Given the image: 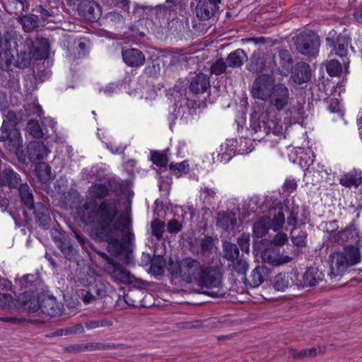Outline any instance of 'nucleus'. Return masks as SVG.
I'll return each instance as SVG.
<instances>
[{
    "label": "nucleus",
    "mask_w": 362,
    "mask_h": 362,
    "mask_svg": "<svg viewBox=\"0 0 362 362\" xmlns=\"http://www.w3.org/2000/svg\"><path fill=\"white\" fill-rule=\"evenodd\" d=\"M82 221L91 226L90 235L107 243V250L112 255H121L124 245L121 240L122 230L130 223L129 215L122 213L118 218V204L115 200H104L98 206L94 199H87L78 209Z\"/></svg>",
    "instance_id": "nucleus-1"
},
{
    "label": "nucleus",
    "mask_w": 362,
    "mask_h": 362,
    "mask_svg": "<svg viewBox=\"0 0 362 362\" xmlns=\"http://www.w3.org/2000/svg\"><path fill=\"white\" fill-rule=\"evenodd\" d=\"M342 240H351L356 245H346L343 251L332 253L329 257V277L333 279L343 276L349 267L358 264L361 261L360 248L362 241L358 230L353 226L342 230L340 234Z\"/></svg>",
    "instance_id": "nucleus-2"
},
{
    "label": "nucleus",
    "mask_w": 362,
    "mask_h": 362,
    "mask_svg": "<svg viewBox=\"0 0 362 362\" xmlns=\"http://www.w3.org/2000/svg\"><path fill=\"white\" fill-rule=\"evenodd\" d=\"M274 112L266 111L261 115L255 112L250 119V128L254 134H259L255 139H262L266 136H274L276 137L274 141H279L284 138L283 127L280 122L276 118Z\"/></svg>",
    "instance_id": "nucleus-3"
},
{
    "label": "nucleus",
    "mask_w": 362,
    "mask_h": 362,
    "mask_svg": "<svg viewBox=\"0 0 362 362\" xmlns=\"http://www.w3.org/2000/svg\"><path fill=\"white\" fill-rule=\"evenodd\" d=\"M19 175L12 169H5L0 173V186H8L10 188L18 187L21 200L28 210L34 209V197L33 191L28 184H21Z\"/></svg>",
    "instance_id": "nucleus-4"
},
{
    "label": "nucleus",
    "mask_w": 362,
    "mask_h": 362,
    "mask_svg": "<svg viewBox=\"0 0 362 362\" xmlns=\"http://www.w3.org/2000/svg\"><path fill=\"white\" fill-rule=\"evenodd\" d=\"M197 285L208 289L204 293L211 297L220 298L226 293L222 288V274L218 267L204 266Z\"/></svg>",
    "instance_id": "nucleus-5"
},
{
    "label": "nucleus",
    "mask_w": 362,
    "mask_h": 362,
    "mask_svg": "<svg viewBox=\"0 0 362 362\" xmlns=\"http://www.w3.org/2000/svg\"><path fill=\"white\" fill-rule=\"evenodd\" d=\"M98 254L106 260L104 270L109 275L112 281L117 284H132L136 281V278L131 272L119 263L114 262L105 252Z\"/></svg>",
    "instance_id": "nucleus-6"
},
{
    "label": "nucleus",
    "mask_w": 362,
    "mask_h": 362,
    "mask_svg": "<svg viewBox=\"0 0 362 362\" xmlns=\"http://www.w3.org/2000/svg\"><path fill=\"white\" fill-rule=\"evenodd\" d=\"M76 281L81 286L86 288L97 287L96 290H98L99 293L103 291L101 289L102 286L107 285L103 277L89 265H84L78 270Z\"/></svg>",
    "instance_id": "nucleus-7"
},
{
    "label": "nucleus",
    "mask_w": 362,
    "mask_h": 362,
    "mask_svg": "<svg viewBox=\"0 0 362 362\" xmlns=\"http://www.w3.org/2000/svg\"><path fill=\"white\" fill-rule=\"evenodd\" d=\"M296 49L302 54L315 56L320 47L318 36L313 32H302L296 37L295 42Z\"/></svg>",
    "instance_id": "nucleus-8"
},
{
    "label": "nucleus",
    "mask_w": 362,
    "mask_h": 362,
    "mask_svg": "<svg viewBox=\"0 0 362 362\" xmlns=\"http://www.w3.org/2000/svg\"><path fill=\"white\" fill-rule=\"evenodd\" d=\"M204 265L192 258L182 259V281L198 284Z\"/></svg>",
    "instance_id": "nucleus-9"
},
{
    "label": "nucleus",
    "mask_w": 362,
    "mask_h": 362,
    "mask_svg": "<svg viewBox=\"0 0 362 362\" xmlns=\"http://www.w3.org/2000/svg\"><path fill=\"white\" fill-rule=\"evenodd\" d=\"M274 79L268 75L259 76L254 82L252 93L254 98L267 100L269 99L274 85Z\"/></svg>",
    "instance_id": "nucleus-10"
},
{
    "label": "nucleus",
    "mask_w": 362,
    "mask_h": 362,
    "mask_svg": "<svg viewBox=\"0 0 362 362\" xmlns=\"http://www.w3.org/2000/svg\"><path fill=\"white\" fill-rule=\"evenodd\" d=\"M269 99L271 105L275 107L276 110H283L288 105L289 100L288 88L281 83L275 85L272 88V92Z\"/></svg>",
    "instance_id": "nucleus-11"
},
{
    "label": "nucleus",
    "mask_w": 362,
    "mask_h": 362,
    "mask_svg": "<svg viewBox=\"0 0 362 362\" xmlns=\"http://www.w3.org/2000/svg\"><path fill=\"white\" fill-rule=\"evenodd\" d=\"M275 69L281 75L287 76L293 66V59L288 50L281 49L273 56Z\"/></svg>",
    "instance_id": "nucleus-12"
},
{
    "label": "nucleus",
    "mask_w": 362,
    "mask_h": 362,
    "mask_svg": "<svg viewBox=\"0 0 362 362\" xmlns=\"http://www.w3.org/2000/svg\"><path fill=\"white\" fill-rule=\"evenodd\" d=\"M221 0H199L197 4L196 16L202 21L210 19L218 9Z\"/></svg>",
    "instance_id": "nucleus-13"
},
{
    "label": "nucleus",
    "mask_w": 362,
    "mask_h": 362,
    "mask_svg": "<svg viewBox=\"0 0 362 362\" xmlns=\"http://www.w3.org/2000/svg\"><path fill=\"white\" fill-rule=\"evenodd\" d=\"M122 57L124 63L129 67H140L146 62L144 54L136 48H129L122 50Z\"/></svg>",
    "instance_id": "nucleus-14"
},
{
    "label": "nucleus",
    "mask_w": 362,
    "mask_h": 362,
    "mask_svg": "<svg viewBox=\"0 0 362 362\" xmlns=\"http://www.w3.org/2000/svg\"><path fill=\"white\" fill-rule=\"evenodd\" d=\"M262 262L273 266H279L291 262V257L280 253L279 249L273 247L264 250L261 254Z\"/></svg>",
    "instance_id": "nucleus-15"
},
{
    "label": "nucleus",
    "mask_w": 362,
    "mask_h": 362,
    "mask_svg": "<svg viewBox=\"0 0 362 362\" xmlns=\"http://www.w3.org/2000/svg\"><path fill=\"white\" fill-rule=\"evenodd\" d=\"M78 11L81 16L90 21H97L101 14L100 6L94 1H83L79 6Z\"/></svg>",
    "instance_id": "nucleus-16"
},
{
    "label": "nucleus",
    "mask_w": 362,
    "mask_h": 362,
    "mask_svg": "<svg viewBox=\"0 0 362 362\" xmlns=\"http://www.w3.org/2000/svg\"><path fill=\"white\" fill-rule=\"evenodd\" d=\"M49 153L48 148L41 141L31 142L27 147L28 157L33 163L45 159Z\"/></svg>",
    "instance_id": "nucleus-17"
},
{
    "label": "nucleus",
    "mask_w": 362,
    "mask_h": 362,
    "mask_svg": "<svg viewBox=\"0 0 362 362\" xmlns=\"http://www.w3.org/2000/svg\"><path fill=\"white\" fill-rule=\"evenodd\" d=\"M291 78L293 82L298 85L308 82L311 78L310 66L305 62L298 63L292 73Z\"/></svg>",
    "instance_id": "nucleus-18"
},
{
    "label": "nucleus",
    "mask_w": 362,
    "mask_h": 362,
    "mask_svg": "<svg viewBox=\"0 0 362 362\" xmlns=\"http://www.w3.org/2000/svg\"><path fill=\"white\" fill-rule=\"evenodd\" d=\"M98 288L95 286L93 287H89L88 288V290L85 292H82L79 297L81 299V300L86 305L95 303L98 300L102 299L103 298L105 297L107 295V285H103L101 287L102 292L98 293V290H96Z\"/></svg>",
    "instance_id": "nucleus-19"
},
{
    "label": "nucleus",
    "mask_w": 362,
    "mask_h": 362,
    "mask_svg": "<svg viewBox=\"0 0 362 362\" xmlns=\"http://www.w3.org/2000/svg\"><path fill=\"white\" fill-rule=\"evenodd\" d=\"M267 218L270 219V228L274 232L281 230L286 222L284 213L281 208L270 209Z\"/></svg>",
    "instance_id": "nucleus-20"
},
{
    "label": "nucleus",
    "mask_w": 362,
    "mask_h": 362,
    "mask_svg": "<svg viewBox=\"0 0 362 362\" xmlns=\"http://www.w3.org/2000/svg\"><path fill=\"white\" fill-rule=\"evenodd\" d=\"M210 87V81L209 77L200 73L197 74L191 81L189 85L190 90L195 93H203Z\"/></svg>",
    "instance_id": "nucleus-21"
},
{
    "label": "nucleus",
    "mask_w": 362,
    "mask_h": 362,
    "mask_svg": "<svg viewBox=\"0 0 362 362\" xmlns=\"http://www.w3.org/2000/svg\"><path fill=\"white\" fill-rule=\"evenodd\" d=\"M38 310L49 316L54 317L62 313V305L55 298H47L43 300L40 305H37Z\"/></svg>",
    "instance_id": "nucleus-22"
},
{
    "label": "nucleus",
    "mask_w": 362,
    "mask_h": 362,
    "mask_svg": "<svg viewBox=\"0 0 362 362\" xmlns=\"http://www.w3.org/2000/svg\"><path fill=\"white\" fill-rule=\"evenodd\" d=\"M269 269L265 266H257L252 272L250 276V284L252 287H257L267 278Z\"/></svg>",
    "instance_id": "nucleus-23"
},
{
    "label": "nucleus",
    "mask_w": 362,
    "mask_h": 362,
    "mask_svg": "<svg viewBox=\"0 0 362 362\" xmlns=\"http://www.w3.org/2000/svg\"><path fill=\"white\" fill-rule=\"evenodd\" d=\"M49 44L46 38H38L32 50L33 57L35 59H46L49 55Z\"/></svg>",
    "instance_id": "nucleus-24"
},
{
    "label": "nucleus",
    "mask_w": 362,
    "mask_h": 362,
    "mask_svg": "<svg viewBox=\"0 0 362 362\" xmlns=\"http://www.w3.org/2000/svg\"><path fill=\"white\" fill-rule=\"evenodd\" d=\"M168 270L170 274L172 283L175 285H179L181 283V262L178 257L170 258Z\"/></svg>",
    "instance_id": "nucleus-25"
},
{
    "label": "nucleus",
    "mask_w": 362,
    "mask_h": 362,
    "mask_svg": "<svg viewBox=\"0 0 362 362\" xmlns=\"http://www.w3.org/2000/svg\"><path fill=\"white\" fill-rule=\"evenodd\" d=\"M293 283L292 277L288 274L280 273L274 277L272 286L277 291H284L286 288L291 287Z\"/></svg>",
    "instance_id": "nucleus-26"
},
{
    "label": "nucleus",
    "mask_w": 362,
    "mask_h": 362,
    "mask_svg": "<svg viewBox=\"0 0 362 362\" xmlns=\"http://www.w3.org/2000/svg\"><path fill=\"white\" fill-rule=\"evenodd\" d=\"M247 58L245 52L242 49H238L228 55L226 62L228 66L238 68L243 64Z\"/></svg>",
    "instance_id": "nucleus-27"
},
{
    "label": "nucleus",
    "mask_w": 362,
    "mask_h": 362,
    "mask_svg": "<svg viewBox=\"0 0 362 362\" xmlns=\"http://www.w3.org/2000/svg\"><path fill=\"white\" fill-rule=\"evenodd\" d=\"M35 173L38 180L43 183H47L54 178L51 167L44 162H40L36 165Z\"/></svg>",
    "instance_id": "nucleus-28"
},
{
    "label": "nucleus",
    "mask_w": 362,
    "mask_h": 362,
    "mask_svg": "<svg viewBox=\"0 0 362 362\" xmlns=\"http://www.w3.org/2000/svg\"><path fill=\"white\" fill-rule=\"evenodd\" d=\"M270 219L267 216H262L259 217L254 223L252 231L253 235L256 238L264 237L269 231Z\"/></svg>",
    "instance_id": "nucleus-29"
},
{
    "label": "nucleus",
    "mask_w": 362,
    "mask_h": 362,
    "mask_svg": "<svg viewBox=\"0 0 362 362\" xmlns=\"http://www.w3.org/2000/svg\"><path fill=\"white\" fill-rule=\"evenodd\" d=\"M35 214V218L42 228L48 227L50 221L47 208L42 204H37L32 210Z\"/></svg>",
    "instance_id": "nucleus-30"
},
{
    "label": "nucleus",
    "mask_w": 362,
    "mask_h": 362,
    "mask_svg": "<svg viewBox=\"0 0 362 362\" xmlns=\"http://www.w3.org/2000/svg\"><path fill=\"white\" fill-rule=\"evenodd\" d=\"M323 274L317 268L308 269L303 275V283L308 286H314L323 279Z\"/></svg>",
    "instance_id": "nucleus-31"
},
{
    "label": "nucleus",
    "mask_w": 362,
    "mask_h": 362,
    "mask_svg": "<svg viewBox=\"0 0 362 362\" xmlns=\"http://www.w3.org/2000/svg\"><path fill=\"white\" fill-rule=\"evenodd\" d=\"M16 301L18 302L20 309L28 310L30 313L38 310L37 305L35 304V300H32L30 295L26 292L23 293Z\"/></svg>",
    "instance_id": "nucleus-32"
},
{
    "label": "nucleus",
    "mask_w": 362,
    "mask_h": 362,
    "mask_svg": "<svg viewBox=\"0 0 362 362\" xmlns=\"http://www.w3.org/2000/svg\"><path fill=\"white\" fill-rule=\"evenodd\" d=\"M361 181V173L354 170L344 175L340 180V184L347 187L351 186L357 187Z\"/></svg>",
    "instance_id": "nucleus-33"
},
{
    "label": "nucleus",
    "mask_w": 362,
    "mask_h": 362,
    "mask_svg": "<svg viewBox=\"0 0 362 362\" xmlns=\"http://www.w3.org/2000/svg\"><path fill=\"white\" fill-rule=\"evenodd\" d=\"M236 223L235 214L232 212L220 213L217 219V225L225 230L233 228Z\"/></svg>",
    "instance_id": "nucleus-34"
},
{
    "label": "nucleus",
    "mask_w": 362,
    "mask_h": 362,
    "mask_svg": "<svg viewBox=\"0 0 362 362\" xmlns=\"http://www.w3.org/2000/svg\"><path fill=\"white\" fill-rule=\"evenodd\" d=\"M19 22L25 32H30L38 26V16L34 14L25 15L19 18Z\"/></svg>",
    "instance_id": "nucleus-35"
},
{
    "label": "nucleus",
    "mask_w": 362,
    "mask_h": 362,
    "mask_svg": "<svg viewBox=\"0 0 362 362\" xmlns=\"http://www.w3.org/2000/svg\"><path fill=\"white\" fill-rule=\"evenodd\" d=\"M229 268L232 272H235L239 276H243L245 279V274L249 269L248 262L242 258H237L232 261V263L229 265Z\"/></svg>",
    "instance_id": "nucleus-36"
},
{
    "label": "nucleus",
    "mask_w": 362,
    "mask_h": 362,
    "mask_svg": "<svg viewBox=\"0 0 362 362\" xmlns=\"http://www.w3.org/2000/svg\"><path fill=\"white\" fill-rule=\"evenodd\" d=\"M349 39L345 36H339L337 42L334 44L335 54L344 57L346 56L349 47Z\"/></svg>",
    "instance_id": "nucleus-37"
},
{
    "label": "nucleus",
    "mask_w": 362,
    "mask_h": 362,
    "mask_svg": "<svg viewBox=\"0 0 362 362\" xmlns=\"http://www.w3.org/2000/svg\"><path fill=\"white\" fill-rule=\"evenodd\" d=\"M0 306L9 311L20 310L18 302L8 293H0Z\"/></svg>",
    "instance_id": "nucleus-38"
},
{
    "label": "nucleus",
    "mask_w": 362,
    "mask_h": 362,
    "mask_svg": "<svg viewBox=\"0 0 362 362\" xmlns=\"http://www.w3.org/2000/svg\"><path fill=\"white\" fill-rule=\"evenodd\" d=\"M300 210L298 206H293L290 209L286 218L288 226H291L292 228L296 229L297 226L305 224V221L300 220L298 217Z\"/></svg>",
    "instance_id": "nucleus-39"
},
{
    "label": "nucleus",
    "mask_w": 362,
    "mask_h": 362,
    "mask_svg": "<svg viewBox=\"0 0 362 362\" xmlns=\"http://www.w3.org/2000/svg\"><path fill=\"white\" fill-rule=\"evenodd\" d=\"M223 257L228 261H233L238 258L239 250L235 244L226 242L223 244Z\"/></svg>",
    "instance_id": "nucleus-40"
},
{
    "label": "nucleus",
    "mask_w": 362,
    "mask_h": 362,
    "mask_svg": "<svg viewBox=\"0 0 362 362\" xmlns=\"http://www.w3.org/2000/svg\"><path fill=\"white\" fill-rule=\"evenodd\" d=\"M290 236L292 243L297 247H305L307 244V233L305 231H297L296 229L291 228Z\"/></svg>",
    "instance_id": "nucleus-41"
},
{
    "label": "nucleus",
    "mask_w": 362,
    "mask_h": 362,
    "mask_svg": "<svg viewBox=\"0 0 362 362\" xmlns=\"http://www.w3.org/2000/svg\"><path fill=\"white\" fill-rule=\"evenodd\" d=\"M13 54L11 49H4L0 53V69L7 70L13 61Z\"/></svg>",
    "instance_id": "nucleus-42"
},
{
    "label": "nucleus",
    "mask_w": 362,
    "mask_h": 362,
    "mask_svg": "<svg viewBox=\"0 0 362 362\" xmlns=\"http://www.w3.org/2000/svg\"><path fill=\"white\" fill-rule=\"evenodd\" d=\"M92 197L95 198H104L108 194V189L103 184H95L90 187L88 189Z\"/></svg>",
    "instance_id": "nucleus-43"
},
{
    "label": "nucleus",
    "mask_w": 362,
    "mask_h": 362,
    "mask_svg": "<svg viewBox=\"0 0 362 362\" xmlns=\"http://www.w3.org/2000/svg\"><path fill=\"white\" fill-rule=\"evenodd\" d=\"M24 109L28 116L36 115L37 117L41 118L43 115V110L41 106L36 101L27 103L24 105Z\"/></svg>",
    "instance_id": "nucleus-44"
},
{
    "label": "nucleus",
    "mask_w": 362,
    "mask_h": 362,
    "mask_svg": "<svg viewBox=\"0 0 362 362\" xmlns=\"http://www.w3.org/2000/svg\"><path fill=\"white\" fill-rule=\"evenodd\" d=\"M112 325V322L106 319H98L88 320L85 322V327L88 329H93L100 327H110Z\"/></svg>",
    "instance_id": "nucleus-45"
},
{
    "label": "nucleus",
    "mask_w": 362,
    "mask_h": 362,
    "mask_svg": "<svg viewBox=\"0 0 362 362\" xmlns=\"http://www.w3.org/2000/svg\"><path fill=\"white\" fill-rule=\"evenodd\" d=\"M26 129L34 138H41L43 135L39 122L36 120L30 119L28 122Z\"/></svg>",
    "instance_id": "nucleus-46"
},
{
    "label": "nucleus",
    "mask_w": 362,
    "mask_h": 362,
    "mask_svg": "<svg viewBox=\"0 0 362 362\" xmlns=\"http://www.w3.org/2000/svg\"><path fill=\"white\" fill-rule=\"evenodd\" d=\"M264 69V59L258 54H254L251 58V62L248 69L253 72H259Z\"/></svg>",
    "instance_id": "nucleus-47"
},
{
    "label": "nucleus",
    "mask_w": 362,
    "mask_h": 362,
    "mask_svg": "<svg viewBox=\"0 0 362 362\" xmlns=\"http://www.w3.org/2000/svg\"><path fill=\"white\" fill-rule=\"evenodd\" d=\"M326 69L327 74L331 76H339L342 71L341 63L335 59L329 61L327 63Z\"/></svg>",
    "instance_id": "nucleus-48"
},
{
    "label": "nucleus",
    "mask_w": 362,
    "mask_h": 362,
    "mask_svg": "<svg viewBox=\"0 0 362 362\" xmlns=\"http://www.w3.org/2000/svg\"><path fill=\"white\" fill-rule=\"evenodd\" d=\"M151 160L159 167L165 166L168 161L166 154L161 151H152L151 153Z\"/></svg>",
    "instance_id": "nucleus-49"
},
{
    "label": "nucleus",
    "mask_w": 362,
    "mask_h": 362,
    "mask_svg": "<svg viewBox=\"0 0 362 362\" xmlns=\"http://www.w3.org/2000/svg\"><path fill=\"white\" fill-rule=\"evenodd\" d=\"M168 94L172 97H174V104L173 106L170 107V112L171 114L170 119H175L177 118V115L180 112V108H177V105L175 103L177 100V98H178V101L180 100V91L174 88L173 90H169Z\"/></svg>",
    "instance_id": "nucleus-50"
},
{
    "label": "nucleus",
    "mask_w": 362,
    "mask_h": 362,
    "mask_svg": "<svg viewBox=\"0 0 362 362\" xmlns=\"http://www.w3.org/2000/svg\"><path fill=\"white\" fill-rule=\"evenodd\" d=\"M164 223L156 219L151 222V234L156 238L157 240L162 238L164 232Z\"/></svg>",
    "instance_id": "nucleus-51"
},
{
    "label": "nucleus",
    "mask_w": 362,
    "mask_h": 362,
    "mask_svg": "<svg viewBox=\"0 0 362 362\" xmlns=\"http://www.w3.org/2000/svg\"><path fill=\"white\" fill-rule=\"evenodd\" d=\"M216 198V192L214 189L205 187L201 193V199L206 204H211L215 202Z\"/></svg>",
    "instance_id": "nucleus-52"
},
{
    "label": "nucleus",
    "mask_w": 362,
    "mask_h": 362,
    "mask_svg": "<svg viewBox=\"0 0 362 362\" xmlns=\"http://www.w3.org/2000/svg\"><path fill=\"white\" fill-rule=\"evenodd\" d=\"M226 62H224L223 59L216 60L211 66V72L216 75L222 74L226 69Z\"/></svg>",
    "instance_id": "nucleus-53"
},
{
    "label": "nucleus",
    "mask_w": 362,
    "mask_h": 362,
    "mask_svg": "<svg viewBox=\"0 0 362 362\" xmlns=\"http://www.w3.org/2000/svg\"><path fill=\"white\" fill-rule=\"evenodd\" d=\"M144 72L149 76H157L160 72V64L158 62L153 61L151 64L146 66Z\"/></svg>",
    "instance_id": "nucleus-54"
},
{
    "label": "nucleus",
    "mask_w": 362,
    "mask_h": 362,
    "mask_svg": "<svg viewBox=\"0 0 362 362\" xmlns=\"http://www.w3.org/2000/svg\"><path fill=\"white\" fill-rule=\"evenodd\" d=\"M59 247L62 252L67 259H71L74 257L75 250L73 246L69 242H61Z\"/></svg>",
    "instance_id": "nucleus-55"
},
{
    "label": "nucleus",
    "mask_w": 362,
    "mask_h": 362,
    "mask_svg": "<svg viewBox=\"0 0 362 362\" xmlns=\"http://www.w3.org/2000/svg\"><path fill=\"white\" fill-rule=\"evenodd\" d=\"M288 241V235L284 233H278L272 239V243L276 246H283Z\"/></svg>",
    "instance_id": "nucleus-56"
},
{
    "label": "nucleus",
    "mask_w": 362,
    "mask_h": 362,
    "mask_svg": "<svg viewBox=\"0 0 362 362\" xmlns=\"http://www.w3.org/2000/svg\"><path fill=\"white\" fill-rule=\"evenodd\" d=\"M250 237L248 235L243 234L238 238V243L243 251L248 252L250 250Z\"/></svg>",
    "instance_id": "nucleus-57"
},
{
    "label": "nucleus",
    "mask_w": 362,
    "mask_h": 362,
    "mask_svg": "<svg viewBox=\"0 0 362 362\" xmlns=\"http://www.w3.org/2000/svg\"><path fill=\"white\" fill-rule=\"evenodd\" d=\"M10 131L8 128V123L6 121L3 122L2 126L0 128V141H6L10 137Z\"/></svg>",
    "instance_id": "nucleus-58"
},
{
    "label": "nucleus",
    "mask_w": 362,
    "mask_h": 362,
    "mask_svg": "<svg viewBox=\"0 0 362 362\" xmlns=\"http://www.w3.org/2000/svg\"><path fill=\"white\" fill-rule=\"evenodd\" d=\"M107 148L115 154H121L123 153L126 146L124 145H116L115 144L110 143L107 144Z\"/></svg>",
    "instance_id": "nucleus-59"
},
{
    "label": "nucleus",
    "mask_w": 362,
    "mask_h": 362,
    "mask_svg": "<svg viewBox=\"0 0 362 362\" xmlns=\"http://www.w3.org/2000/svg\"><path fill=\"white\" fill-rule=\"evenodd\" d=\"M180 224L178 221L173 219L168 222V230L171 233H176L180 229Z\"/></svg>",
    "instance_id": "nucleus-60"
},
{
    "label": "nucleus",
    "mask_w": 362,
    "mask_h": 362,
    "mask_svg": "<svg viewBox=\"0 0 362 362\" xmlns=\"http://www.w3.org/2000/svg\"><path fill=\"white\" fill-rule=\"evenodd\" d=\"M33 11H35L37 13H40L41 15L45 17L52 16H54V11L52 10H48L45 8H44L42 5H38L35 7V8L33 9Z\"/></svg>",
    "instance_id": "nucleus-61"
},
{
    "label": "nucleus",
    "mask_w": 362,
    "mask_h": 362,
    "mask_svg": "<svg viewBox=\"0 0 362 362\" xmlns=\"http://www.w3.org/2000/svg\"><path fill=\"white\" fill-rule=\"evenodd\" d=\"M297 187V183L293 179L288 178L286 180L284 189L285 191L288 192H291L294 191Z\"/></svg>",
    "instance_id": "nucleus-62"
},
{
    "label": "nucleus",
    "mask_w": 362,
    "mask_h": 362,
    "mask_svg": "<svg viewBox=\"0 0 362 362\" xmlns=\"http://www.w3.org/2000/svg\"><path fill=\"white\" fill-rule=\"evenodd\" d=\"M83 331V326L81 324H76L74 326L67 327L66 333H69V334H75L78 333H82Z\"/></svg>",
    "instance_id": "nucleus-63"
},
{
    "label": "nucleus",
    "mask_w": 362,
    "mask_h": 362,
    "mask_svg": "<svg viewBox=\"0 0 362 362\" xmlns=\"http://www.w3.org/2000/svg\"><path fill=\"white\" fill-rule=\"evenodd\" d=\"M317 353V348H311L308 350H303V351H301L299 354L298 356H296V357H298V358H300V357H303L305 356H315L316 355Z\"/></svg>",
    "instance_id": "nucleus-64"
}]
</instances>
